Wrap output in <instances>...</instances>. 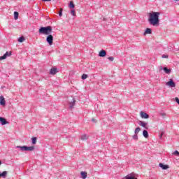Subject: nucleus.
Wrapping results in <instances>:
<instances>
[{"instance_id": "obj_1", "label": "nucleus", "mask_w": 179, "mask_h": 179, "mask_svg": "<svg viewBox=\"0 0 179 179\" xmlns=\"http://www.w3.org/2000/svg\"><path fill=\"white\" fill-rule=\"evenodd\" d=\"M159 16H160L159 12H152L149 14L148 22L151 26H159V23H160Z\"/></svg>"}, {"instance_id": "obj_2", "label": "nucleus", "mask_w": 179, "mask_h": 179, "mask_svg": "<svg viewBox=\"0 0 179 179\" xmlns=\"http://www.w3.org/2000/svg\"><path fill=\"white\" fill-rule=\"evenodd\" d=\"M52 31V27L48 26V27H41L38 29L39 34H45L46 36H48L49 34H51Z\"/></svg>"}, {"instance_id": "obj_3", "label": "nucleus", "mask_w": 179, "mask_h": 179, "mask_svg": "<svg viewBox=\"0 0 179 179\" xmlns=\"http://www.w3.org/2000/svg\"><path fill=\"white\" fill-rule=\"evenodd\" d=\"M16 149H20L22 152H33V150H34V146L28 147L27 145H24V146L17 145L16 146Z\"/></svg>"}, {"instance_id": "obj_4", "label": "nucleus", "mask_w": 179, "mask_h": 179, "mask_svg": "<svg viewBox=\"0 0 179 179\" xmlns=\"http://www.w3.org/2000/svg\"><path fill=\"white\" fill-rule=\"evenodd\" d=\"M46 41L49 45H52L54 43V36H52L51 34L48 35L46 37Z\"/></svg>"}, {"instance_id": "obj_5", "label": "nucleus", "mask_w": 179, "mask_h": 179, "mask_svg": "<svg viewBox=\"0 0 179 179\" xmlns=\"http://www.w3.org/2000/svg\"><path fill=\"white\" fill-rule=\"evenodd\" d=\"M159 71H164L165 73L167 75H170V73H171V70L170 69H167V67L160 66L159 68Z\"/></svg>"}, {"instance_id": "obj_6", "label": "nucleus", "mask_w": 179, "mask_h": 179, "mask_svg": "<svg viewBox=\"0 0 179 179\" xmlns=\"http://www.w3.org/2000/svg\"><path fill=\"white\" fill-rule=\"evenodd\" d=\"M166 86H169V87H176V83L173 79H170L169 81L166 83Z\"/></svg>"}, {"instance_id": "obj_7", "label": "nucleus", "mask_w": 179, "mask_h": 179, "mask_svg": "<svg viewBox=\"0 0 179 179\" xmlns=\"http://www.w3.org/2000/svg\"><path fill=\"white\" fill-rule=\"evenodd\" d=\"M12 55V52H6L3 56L0 57V61H2V59H6L8 57H10Z\"/></svg>"}, {"instance_id": "obj_8", "label": "nucleus", "mask_w": 179, "mask_h": 179, "mask_svg": "<svg viewBox=\"0 0 179 179\" xmlns=\"http://www.w3.org/2000/svg\"><path fill=\"white\" fill-rule=\"evenodd\" d=\"M140 115L141 118H144L145 120H148V118H149V115H148V113H145L144 111H141L140 113Z\"/></svg>"}, {"instance_id": "obj_9", "label": "nucleus", "mask_w": 179, "mask_h": 179, "mask_svg": "<svg viewBox=\"0 0 179 179\" xmlns=\"http://www.w3.org/2000/svg\"><path fill=\"white\" fill-rule=\"evenodd\" d=\"M159 166L162 169V170H167L170 166L169 165L164 164L163 163H159Z\"/></svg>"}, {"instance_id": "obj_10", "label": "nucleus", "mask_w": 179, "mask_h": 179, "mask_svg": "<svg viewBox=\"0 0 179 179\" xmlns=\"http://www.w3.org/2000/svg\"><path fill=\"white\" fill-rule=\"evenodd\" d=\"M138 125L141 127H143V128H145V129H148V127H146V125H148V122H145L143 121H139Z\"/></svg>"}, {"instance_id": "obj_11", "label": "nucleus", "mask_w": 179, "mask_h": 179, "mask_svg": "<svg viewBox=\"0 0 179 179\" xmlns=\"http://www.w3.org/2000/svg\"><path fill=\"white\" fill-rule=\"evenodd\" d=\"M0 105L6 106V101H5V98L2 96H0Z\"/></svg>"}, {"instance_id": "obj_12", "label": "nucleus", "mask_w": 179, "mask_h": 179, "mask_svg": "<svg viewBox=\"0 0 179 179\" xmlns=\"http://www.w3.org/2000/svg\"><path fill=\"white\" fill-rule=\"evenodd\" d=\"M58 72L57 68H52L50 70V75H56V73Z\"/></svg>"}, {"instance_id": "obj_13", "label": "nucleus", "mask_w": 179, "mask_h": 179, "mask_svg": "<svg viewBox=\"0 0 179 179\" xmlns=\"http://www.w3.org/2000/svg\"><path fill=\"white\" fill-rule=\"evenodd\" d=\"M0 123L1 125H6L8 124V121L4 117H0Z\"/></svg>"}, {"instance_id": "obj_14", "label": "nucleus", "mask_w": 179, "mask_h": 179, "mask_svg": "<svg viewBox=\"0 0 179 179\" xmlns=\"http://www.w3.org/2000/svg\"><path fill=\"white\" fill-rule=\"evenodd\" d=\"M106 55H107V52H106V50H101V51L99 52V57H106Z\"/></svg>"}, {"instance_id": "obj_15", "label": "nucleus", "mask_w": 179, "mask_h": 179, "mask_svg": "<svg viewBox=\"0 0 179 179\" xmlns=\"http://www.w3.org/2000/svg\"><path fill=\"white\" fill-rule=\"evenodd\" d=\"M6 176H8V171H4L2 173L0 172V177H2V178H6Z\"/></svg>"}, {"instance_id": "obj_16", "label": "nucleus", "mask_w": 179, "mask_h": 179, "mask_svg": "<svg viewBox=\"0 0 179 179\" xmlns=\"http://www.w3.org/2000/svg\"><path fill=\"white\" fill-rule=\"evenodd\" d=\"M143 34L144 36H146V34H152V29L147 28Z\"/></svg>"}, {"instance_id": "obj_17", "label": "nucleus", "mask_w": 179, "mask_h": 179, "mask_svg": "<svg viewBox=\"0 0 179 179\" xmlns=\"http://www.w3.org/2000/svg\"><path fill=\"white\" fill-rule=\"evenodd\" d=\"M80 174H81V177H82L83 179H86L87 178V173H86L85 171H82L80 173Z\"/></svg>"}, {"instance_id": "obj_18", "label": "nucleus", "mask_w": 179, "mask_h": 179, "mask_svg": "<svg viewBox=\"0 0 179 179\" xmlns=\"http://www.w3.org/2000/svg\"><path fill=\"white\" fill-rule=\"evenodd\" d=\"M143 136H144V138H149V133L146 130H143Z\"/></svg>"}, {"instance_id": "obj_19", "label": "nucleus", "mask_w": 179, "mask_h": 179, "mask_svg": "<svg viewBox=\"0 0 179 179\" xmlns=\"http://www.w3.org/2000/svg\"><path fill=\"white\" fill-rule=\"evenodd\" d=\"M14 19L15 20H17V19H19V13L17 11L14 12Z\"/></svg>"}, {"instance_id": "obj_20", "label": "nucleus", "mask_w": 179, "mask_h": 179, "mask_svg": "<svg viewBox=\"0 0 179 179\" xmlns=\"http://www.w3.org/2000/svg\"><path fill=\"white\" fill-rule=\"evenodd\" d=\"M76 100L73 99V101L72 102H70L69 103V107L71 108H73L74 106H75V103H76Z\"/></svg>"}, {"instance_id": "obj_21", "label": "nucleus", "mask_w": 179, "mask_h": 179, "mask_svg": "<svg viewBox=\"0 0 179 179\" xmlns=\"http://www.w3.org/2000/svg\"><path fill=\"white\" fill-rule=\"evenodd\" d=\"M69 8L71 9H73L75 8V4L73 3V1H70L69 4Z\"/></svg>"}, {"instance_id": "obj_22", "label": "nucleus", "mask_w": 179, "mask_h": 179, "mask_svg": "<svg viewBox=\"0 0 179 179\" xmlns=\"http://www.w3.org/2000/svg\"><path fill=\"white\" fill-rule=\"evenodd\" d=\"M141 131V127H136L134 131V134L136 135H138L139 134V131Z\"/></svg>"}, {"instance_id": "obj_23", "label": "nucleus", "mask_w": 179, "mask_h": 179, "mask_svg": "<svg viewBox=\"0 0 179 179\" xmlns=\"http://www.w3.org/2000/svg\"><path fill=\"white\" fill-rule=\"evenodd\" d=\"M32 141V145H36V143H37V138L34 137L31 138Z\"/></svg>"}, {"instance_id": "obj_24", "label": "nucleus", "mask_w": 179, "mask_h": 179, "mask_svg": "<svg viewBox=\"0 0 179 179\" xmlns=\"http://www.w3.org/2000/svg\"><path fill=\"white\" fill-rule=\"evenodd\" d=\"M24 40H25V38L23 36H21V37L18 38L17 41L19 43H23V41H24Z\"/></svg>"}, {"instance_id": "obj_25", "label": "nucleus", "mask_w": 179, "mask_h": 179, "mask_svg": "<svg viewBox=\"0 0 179 179\" xmlns=\"http://www.w3.org/2000/svg\"><path fill=\"white\" fill-rule=\"evenodd\" d=\"M125 179H136V178L132 176H129V175H127L126 177H125Z\"/></svg>"}, {"instance_id": "obj_26", "label": "nucleus", "mask_w": 179, "mask_h": 179, "mask_svg": "<svg viewBox=\"0 0 179 179\" xmlns=\"http://www.w3.org/2000/svg\"><path fill=\"white\" fill-rule=\"evenodd\" d=\"M82 141H86L87 139V135L84 134L83 136H81Z\"/></svg>"}, {"instance_id": "obj_27", "label": "nucleus", "mask_w": 179, "mask_h": 179, "mask_svg": "<svg viewBox=\"0 0 179 179\" xmlns=\"http://www.w3.org/2000/svg\"><path fill=\"white\" fill-rule=\"evenodd\" d=\"M81 78L83 79V80H85V79H87V74H83Z\"/></svg>"}, {"instance_id": "obj_28", "label": "nucleus", "mask_w": 179, "mask_h": 179, "mask_svg": "<svg viewBox=\"0 0 179 179\" xmlns=\"http://www.w3.org/2000/svg\"><path fill=\"white\" fill-rule=\"evenodd\" d=\"M172 155H175L176 156H179V152L178 150H175V152H173Z\"/></svg>"}, {"instance_id": "obj_29", "label": "nucleus", "mask_w": 179, "mask_h": 179, "mask_svg": "<svg viewBox=\"0 0 179 179\" xmlns=\"http://www.w3.org/2000/svg\"><path fill=\"white\" fill-rule=\"evenodd\" d=\"M133 139H134L135 141H138V134H134L133 136Z\"/></svg>"}, {"instance_id": "obj_30", "label": "nucleus", "mask_w": 179, "mask_h": 179, "mask_svg": "<svg viewBox=\"0 0 179 179\" xmlns=\"http://www.w3.org/2000/svg\"><path fill=\"white\" fill-rule=\"evenodd\" d=\"M71 13L73 16H76V13H75V10H73V9L71 10Z\"/></svg>"}, {"instance_id": "obj_31", "label": "nucleus", "mask_w": 179, "mask_h": 179, "mask_svg": "<svg viewBox=\"0 0 179 179\" xmlns=\"http://www.w3.org/2000/svg\"><path fill=\"white\" fill-rule=\"evenodd\" d=\"M62 8L60 9V10L59 11V16L61 17V16H62Z\"/></svg>"}, {"instance_id": "obj_32", "label": "nucleus", "mask_w": 179, "mask_h": 179, "mask_svg": "<svg viewBox=\"0 0 179 179\" xmlns=\"http://www.w3.org/2000/svg\"><path fill=\"white\" fill-rule=\"evenodd\" d=\"M108 59H109V61H110L111 62H113V61H114V57H109L108 58Z\"/></svg>"}, {"instance_id": "obj_33", "label": "nucleus", "mask_w": 179, "mask_h": 179, "mask_svg": "<svg viewBox=\"0 0 179 179\" xmlns=\"http://www.w3.org/2000/svg\"><path fill=\"white\" fill-rule=\"evenodd\" d=\"M160 115H161L162 117H163V118H164V117H166V113H160Z\"/></svg>"}, {"instance_id": "obj_34", "label": "nucleus", "mask_w": 179, "mask_h": 179, "mask_svg": "<svg viewBox=\"0 0 179 179\" xmlns=\"http://www.w3.org/2000/svg\"><path fill=\"white\" fill-rule=\"evenodd\" d=\"M176 103L179 105V99L178 97L175 98Z\"/></svg>"}, {"instance_id": "obj_35", "label": "nucleus", "mask_w": 179, "mask_h": 179, "mask_svg": "<svg viewBox=\"0 0 179 179\" xmlns=\"http://www.w3.org/2000/svg\"><path fill=\"white\" fill-rule=\"evenodd\" d=\"M162 58H169V55H163Z\"/></svg>"}, {"instance_id": "obj_36", "label": "nucleus", "mask_w": 179, "mask_h": 179, "mask_svg": "<svg viewBox=\"0 0 179 179\" xmlns=\"http://www.w3.org/2000/svg\"><path fill=\"white\" fill-rule=\"evenodd\" d=\"M92 122H94V123L97 122V121H96V119H94V118H92Z\"/></svg>"}, {"instance_id": "obj_37", "label": "nucleus", "mask_w": 179, "mask_h": 179, "mask_svg": "<svg viewBox=\"0 0 179 179\" xmlns=\"http://www.w3.org/2000/svg\"><path fill=\"white\" fill-rule=\"evenodd\" d=\"M163 135L164 134L163 133H161V134L159 135V138L162 139V138H163Z\"/></svg>"}, {"instance_id": "obj_38", "label": "nucleus", "mask_w": 179, "mask_h": 179, "mask_svg": "<svg viewBox=\"0 0 179 179\" xmlns=\"http://www.w3.org/2000/svg\"><path fill=\"white\" fill-rule=\"evenodd\" d=\"M2 164V161L0 160V166Z\"/></svg>"}, {"instance_id": "obj_39", "label": "nucleus", "mask_w": 179, "mask_h": 179, "mask_svg": "<svg viewBox=\"0 0 179 179\" xmlns=\"http://www.w3.org/2000/svg\"><path fill=\"white\" fill-rule=\"evenodd\" d=\"M41 1H51V0H41Z\"/></svg>"}]
</instances>
